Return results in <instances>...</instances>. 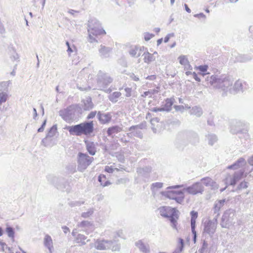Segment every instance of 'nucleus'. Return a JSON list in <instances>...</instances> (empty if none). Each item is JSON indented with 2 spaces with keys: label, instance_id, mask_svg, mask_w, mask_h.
<instances>
[{
  "label": "nucleus",
  "instance_id": "obj_30",
  "mask_svg": "<svg viewBox=\"0 0 253 253\" xmlns=\"http://www.w3.org/2000/svg\"><path fill=\"white\" fill-rule=\"evenodd\" d=\"M190 114L191 115H194L198 117H199L203 114V110L200 107L194 106L192 107V109L191 110Z\"/></svg>",
  "mask_w": 253,
  "mask_h": 253
},
{
  "label": "nucleus",
  "instance_id": "obj_31",
  "mask_svg": "<svg viewBox=\"0 0 253 253\" xmlns=\"http://www.w3.org/2000/svg\"><path fill=\"white\" fill-rule=\"evenodd\" d=\"M143 56H144V62L147 64H149L150 62L154 61L155 59L153 55L148 52H144L143 54Z\"/></svg>",
  "mask_w": 253,
  "mask_h": 253
},
{
  "label": "nucleus",
  "instance_id": "obj_26",
  "mask_svg": "<svg viewBox=\"0 0 253 253\" xmlns=\"http://www.w3.org/2000/svg\"><path fill=\"white\" fill-rule=\"evenodd\" d=\"M122 130V128L118 126H114L110 127L107 130L108 136H112L113 134L118 133Z\"/></svg>",
  "mask_w": 253,
  "mask_h": 253
},
{
  "label": "nucleus",
  "instance_id": "obj_64",
  "mask_svg": "<svg viewBox=\"0 0 253 253\" xmlns=\"http://www.w3.org/2000/svg\"><path fill=\"white\" fill-rule=\"evenodd\" d=\"M125 90L126 92V96L130 97L131 96V88L129 87H126L125 89Z\"/></svg>",
  "mask_w": 253,
  "mask_h": 253
},
{
  "label": "nucleus",
  "instance_id": "obj_28",
  "mask_svg": "<svg viewBox=\"0 0 253 253\" xmlns=\"http://www.w3.org/2000/svg\"><path fill=\"white\" fill-rule=\"evenodd\" d=\"M84 105L83 106L84 110L88 111L91 110L93 107V104L91 101V99L90 97L87 98L86 99L83 101Z\"/></svg>",
  "mask_w": 253,
  "mask_h": 253
},
{
  "label": "nucleus",
  "instance_id": "obj_42",
  "mask_svg": "<svg viewBox=\"0 0 253 253\" xmlns=\"http://www.w3.org/2000/svg\"><path fill=\"white\" fill-rule=\"evenodd\" d=\"M201 181L206 186H212L213 184V181L211 178L209 177L203 178L201 179Z\"/></svg>",
  "mask_w": 253,
  "mask_h": 253
},
{
  "label": "nucleus",
  "instance_id": "obj_49",
  "mask_svg": "<svg viewBox=\"0 0 253 253\" xmlns=\"http://www.w3.org/2000/svg\"><path fill=\"white\" fill-rule=\"evenodd\" d=\"M170 191H172L174 192L175 194L178 196V197H182V201L183 202L185 196L184 194V192L185 191L183 190V189L182 190H169Z\"/></svg>",
  "mask_w": 253,
  "mask_h": 253
},
{
  "label": "nucleus",
  "instance_id": "obj_11",
  "mask_svg": "<svg viewBox=\"0 0 253 253\" xmlns=\"http://www.w3.org/2000/svg\"><path fill=\"white\" fill-rule=\"evenodd\" d=\"M217 223V219L214 218L212 220H209L204 223V232L210 235H212L215 232Z\"/></svg>",
  "mask_w": 253,
  "mask_h": 253
},
{
  "label": "nucleus",
  "instance_id": "obj_34",
  "mask_svg": "<svg viewBox=\"0 0 253 253\" xmlns=\"http://www.w3.org/2000/svg\"><path fill=\"white\" fill-rule=\"evenodd\" d=\"M184 246V242L183 239L180 238H179L177 247L172 253H180L183 251Z\"/></svg>",
  "mask_w": 253,
  "mask_h": 253
},
{
  "label": "nucleus",
  "instance_id": "obj_2",
  "mask_svg": "<svg viewBox=\"0 0 253 253\" xmlns=\"http://www.w3.org/2000/svg\"><path fill=\"white\" fill-rule=\"evenodd\" d=\"M207 84H210L214 88L221 89L225 91L232 86L233 80L229 76L226 75H212L208 76L206 78Z\"/></svg>",
  "mask_w": 253,
  "mask_h": 253
},
{
  "label": "nucleus",
  "instance_id": "obj_18",
  "mask_svg": "<svg viewBox=\"0 0 253 253\" xmlns=\"http://www.w3.org/2000/svg\"><path fill=\"white\" fill-rule=\"evenodd\" d=\"M162 195L166 197L175 200L176 203L181 204L183 202L182 201V197H178V195L175 194L174 192L170 191H167L162 192Z\"/></svg>",
  "mask_w": 253,
  "mask_h": 253
},
{
  "label": "nucleus",
  "instance_id": "obj_10",
  "mask_svg": "<svg viewBox=\"0 0 253 253\" xmlns=\"http://www.w3.org/2000/svg\"><path fill=\"white\" fill-rule=\"evenodd\" d=\"M52 182L58 189L67 192L70 191L69 185L68 182L63 178L53 176Z\"/></svg>",
  "mask_w": 253,
  "mask_h": 253
},
{
  "label": "nucleus",
  "instance_id": "obj_6",
  "mask_svg": "<svg viewBox=\"0 0 253 253\" xmlns=\"http://www.w3.org/2000/svg\"><path fill=\"white\" fill-rule=\"evenodd\" d=\"M87 31L88 33L92 34L94 36L106 34L99 21L95 18L90 19L88 20Z\"/></svg>",
  "mask_w": 253,
  "mask_h": 253
},
{
  "label": "nucleus",
  "instance_id": "obj_45",
  "mask_svg": "<svg viewBox=\"0 0 253 253\" xmlns=\"http://www.w3.org/2000/svg\"><path fill=\"white\" fill-rule=\"evenodd\" d=\"M208 244L204 240L201 248L198 250V253H206L208 252Z\"/></svg>",
  "mask_w": 253,
  "mask_h": 253
},
{
  "label": "nucleus",
  "instance_id": "obj_19",
  "mask_svg": "<svg viewBox=\"0 0 253 253\" xmlns=\"http://www.w3.org/2000/svg\"><path fill=\"white\" fill-rule=\"evenodd\" d=\"M244 172L245 171L242 169L235 172L232 177L230 178V184L232 186L235 185L237 182L243 177Z\"/></svg>",
  "mask_w": 253,
  "mask_h": 253
},
{
  "label": "nucleus",
  "instance_id": "obj_27",
  "mask_svg": "<svg viewBox=\"0 0 253 253\" xmlns=\"http://www.w3.org/2000/svg\"><path fill=\"white\" fill-rule=\"evenodd\" d=\"M44 245L50 252H51V249L53 248V242L51 237L48 235H46L44 238Z\"/></svg>",
  "mask_w": 253,
  "mask_h": 253
},
{
  "label": "nucleus",
  "instance_id": "obj_51",
  "mask_svg": "<svg viewBox=\"0 0 253 253\" xmlns=\"http://www.w3.org/2000/svg\"><path fill=\"white\" fill-rule=\"evenodd\" d=\"M84 201H72L69 203V205L71 207H79L81 205L84 204Z\"/></svg>",
  "mask_w": 253,
  "mask_h": 253
},
{
  "label": "nucleus",
  "instance_id": "obj_47",
  "mask_svg": "<svg viewBox=\"0 0 253 253\" xmlns=\"http://www.w3.org/2000/svg\"><path fill=\"white\" fill-rule=\"evenodd\" d=\"M94 212V210L92 208L89 209L87 211L84 212L82 213V217L84 218H87L91 216Z\"/></svg>",
  "mask_w": 253,
  "mask_h": 253
},
{
  "label": "nucleus",
  "instance_id": "obj_1",
  "mask_svg": "<svg viewBox=\"0 0 253 253\" xmlns=\"http://www.w3.org/2000/svg\"><path fill=\"white\" fill-rule=\"evenodd\" d=\"M64 129L68 130L71 135L78 136L83 135L90 136L94 131L93 121H85L78 125L66 126Z\"/></svg>",
  "mask_w": 253,
  "mask_h": 253
},
{
  "label": "nucleus",
  "instance_id": "obj_24",
  "mask_svg": "<svg viewBox=\"0 0 253 253\" xmlns=\"http://www.w3.org/2000/svg\"><path fill=\"white\" fill-rule=\"evenodd\" d=\"M86 150L89 154L92 156L95 154L96 152L95 143L92 141L86 140L84 141Z\"/></svg>",
  "mask_w": 253,
  "mask_h": 253
},
{
  "label": "nucleus",
  "instance_id": "obj_52",
  "mask_svg": "<svg viewBox=\"0 0 253 253\" xmlns=\"http://www.w3.org/2000/svg\"><path fill=\"white\" fill-rule=\"evenodd\" d=\"M133 135L134 136L142 138H143V133L141 131L138 129H135V130H133Z\"/></svg>",
  "mask_w": 253,
  "mask_h": 253
},
{
  "label": "nucleus",
  "instance_id": "obj_5",
  "mask_svg": "<svg viewBox=\"0 0 253 253\" xmlns=\"http://www.w3.org/2000/svg\"><path fill=\"white\" fill-rule=\"evenodd\" d=\"M180 188H183V190L191 195H196L199 193L202 194L204 190V187L200 182H196L192 185L186 187L183 184L169 186L167 188V189H176Z\"/></svg>",
  "mask_w": 253,
  "mask_h": 253
},
{
  "label": "nucleus",
  "instance_id": "obj_32",
  "mask_svg": "<svg viewBox=\"0 0 253 253\" xmlns=\"http://www.w3.org/2000/svg\"><path fill=\"white\" fill-rule=\"evenodd\" d=\"M122 95V93L119 91H116L110 94L109 96V99L113 103H116L118 101V99Z\"/></svg>",
  "mask_w": 253,
  "mask_h": 253
},
{
  "label": "nucleus",
  "instance_id": "obj_53",
  "mask_svg": "<svg viewBox=\"0 0 253 253\" xmlns=\"http://www.w3.org/2000/svg\"><path fill=\"white\" fill-rule=\"evenodd\" d=\"M0 249L3 252L5 251V249H7L8 252L10 253V249L9 247H8L7 245L2 242L0 241Z\"/></svg>",
  "mask_w": 253,
  "mask_h": 253
},
{
  "label": "nucleus",
  "instance_id": "obj_23",
  "mask_svg": "<svg viewBox=\"0 0 253 253\" xmlns=\"http://www.w3.org/2000/svg\"><path fill=\"white\" fill-rule=\"evenodd\" d=\"M105 241L106 250L111 249L113 251H117L120 250V246L115 240H105Z\"/></svg>",
  "mask_w": 253,
  "mask_h": 253
},
{
  "label": "nucleus",
  "instance_id": "obj_36",
  "mask_svg": "<svg viewBox=\"0 0 253 253\" xmlns=\"http://www.w3.org/2000/svg\"><path fill=\"white\" fill-rule=\"evenodd\" d=\"M206 137L208 140L209 144L211 146H212L217 141V136L214 134H208L206 135Z\"/></svg>",
  "mask_w": 253,
  "mask_h": 253
},
{
  "label": "nucleus",
  "instance_id": "obj_8",
  "mask_svg": "<svg viewBox=\"0 0 253 253\" xmlns=\"http://www.w3.org/2000/svg\"><path fill=\"white\" fill-rule=\"evenodd\" d=\"M113 81V78L108 74L104 73L101 71H99L98 72L97 78V83L99 87L103 88H106Z\"/></svg>",
  "mask_w": 253,
  "mask_h": 253
},
{
  "label": "nucleus",
  "instance_id": "obj_54",
  "mask_svg": "<svg viewBox=\"0 0 253 253\" xmlns=\"http://www.w3.org/2000/svg\"><path fill=\"white\" fill-rule=\"evenodd\" d=\"M66 45L67 46V48H68L67 50V51L68 52L69 54H70L71 52H73V48L75 49L76 47L74 45H73L72 47H71L70 44L69 42H68V41H66Z\"/></svg>",
  "mask_w": 253,
  "mask_h": 253
},
{
  "label": "nucleus",
  "instance_id": "obj_3",
  "mask_svg": "<svg viewBox=\"0 0 253 253\" xmlns=\"http://www.w3.org/2000/svg\"><path fill=\"white\" fill-rule=\"evenodd\" d=\"M160 215L168 218L170 223V226L177 231V220L179 216V212L175 208L170 207H162L159 208Z\"/></svg>",
  "mask_w": 253,
  "mask_h": 253
},
{
  "label": "nucleus",
  "instance_id": "obj_56",
  "mask_svg": "<svg viewBox=\"0 0 253 253\" xmlns=\"http://www.w3.org/2000/svg\"><path fill=\"white\" fill-rule=\"evenodd\" d=\"M115 170H116L117 171H119V169L117 168L113 169L112 168V167L109 166H106L105 168V171L108 172V173H113Z\"/></svg>",
  "mask_w": 253,
  "mask_h": 253
},
{
  "label": "nucleus",
  "instance_id": "obj_61",
  "mask_svg": "<svg viewBox=\"0 0 253 253\" xmlns=\"http://www.w3.org/2000/svg\"><path fill=\"white\" fill-rule=\"evenodd\" d=\"M163 183L161 182H156L152 184V186L156 188H161L163 187Z\"/></svg>",
  "mask_w": 253,
  "mask_h": 253
},
{
  "label": "nucleus",
  "instance_id": "obj_41",
  "mask_svg": "<svg viewBox=\"0 0 253 253\" xmlns=\"http://www.w3.org/2000/svg\"><path fill=\"white\" fill-rule=\"evenodd\" d=\"M5 232L7 233L8 236L12 239L14 238L15 232L13 228L7 225L5 229Z\"/></svg>",
  "mask_w": 253,
  "mask_h": 253
},
{
  "label": "nucleus",
  "instance_id": "obj_16",
  "mask_svg": "<svg viewBox=\"0 0 253 253\" xmlns=\"http://www.w3.org/2000/svg\"><path fill=\"white\" fill-rule=\"evenodd\" d=\"M225 202V199L219 200L215 201L214 204L212 211H213L214 218H218L220 213L219 211L221 208L224 206Z\"/></svg>",
  "mask_w": 253,
  "mask_h": 253
},
{
  "label": "nucleus",
  "instance_id": "obj_48",
  "mask_svg": "<svg viewBox=\"0 0 253 253\" xmlns=\"http://www.w3.org/2000/svg\"><path fill=\"white\" fill-rule=\"evenodd\" d=\"M248 183L245 181H243L241 182L239 185L237 186L236 190H241L243 189H246L248 187Z\"/></svg>",
  "mask_w": 253,
  "mask_h": 253
},
{
  "label": "nucleus",
  "instance_id": "obj_37",
  "mask_svg": "<svg viewBox=\"0 0 253 253\" xmlns=\"http://www.w3.org/2000/svg\"><path fill=\"white\" fill-rule=\"evenodd\" d=\"M135 245L138 248H139L140 251L144 253H147L149 251L146 246L142 242L141 240H139L136 242Z\"/></svg>",
  "mask_w": 253,
  "mask_h": 253
},
{
  "label": "nucleus",
  "instance_id": "obj_20",
  "mask_svg": "<svg viewBox=\"0 0 253 253\" xmlns=\"http://www.w3.org/2000/svg\"><path fill=\"white\" fill-rule=\"evenodd\" d=\"M175 99L174 98H168L165 100V104L161 106L163 111L169 112L171 110V107L174 103Z\"/></svg>",
  "mask_w": 253,
  "mask_h": 253
},
{
  "label": "nucleus",
  "instance_id": "obj_57",
  "mask_svg": "<svg viewBox=\"0 0 253 253\" xmlns=\"http://www.w3.org/2000/svg\"><path fill=\"white\" fill-rule=\"evenodd\" d=\"M154 36V35H153L152 34L146 33L144 34V39L146 41H148L151 38H152Z\"/></svg>",
  "mask_w": 253,
  "mask_h": 253
},
{
  "label": "nucleus",
  "instance_id": "obj_44",
  "mask_svg": "<svg viewBox=\"0 0 253 253\" xmlns=\"http://www.w3.org/2000/svg\"><path fill=\"white\" fill-rule=\"evenodd\" d=\"M10 84V81L2 82L0 83V91H7L8 90V86Z\"/></svg>",
  "mask_w": 253,
  "mask_h": 253
},
{
  "label": "nucleus",
  "instance_id": "obj_29",
  "mask_svg": "<svg viewBox=\"0 0 253 253\" xmlns=\"http://www.w3.org/2000/svg\"><path fill=\"white\" fill-rule=\"evenodd\" d=\"M152 170V169L150 167H145L142 168L137 169V173L144 177H147V174L151 172Z\"/></svg>",
  "mask_w": 253,
  "mask_h": 253
},
{
  "label": "nucleus",
  "instance_id": "obj_40",
  "mask_svg": "<svg viewBox=\"0 0 253 253\" xmlns=\"http://www.w3.org/2000/svg\"><path fill=\"white\" fill-rule=\"evenodd\" d=\"M92 226V223L87 220H84L80 222L78 224V226L79 227L86 228H89L90 227Z\"/></svg>",
  "mask_w": 253,
  "mask_h": 253
},
{
  "label": "nucleus",
  "instance_id": "obj_15",
  "mask_svg": "<svg viewBox=\"0 0 253 253\" xmlns=\"http://www.w3.org/2000/svg\"><path fill=\"white\" fill-rule=\"evenodd\" d=\"M57 132V125H54L51 127L49 129L46 137L43 138L42 141V143L45 147H47L49 146L48 144V138L52 137L54 136L56 132Z\"/></svg>",
  "mask_w": 253,
  "mask_h": 253
},
{
  "label": "nucleus",
  "instance_id": "obj_43",
  "mask_svg": "<svg viewBox=\"0 0 253 253\" xmlns=\"http://www.w3.org/2000/svg\"><path fill=\"white\" fill-rule=\"evenodd\" d=\"M86 237H85L84 235L79 234L76 237V240L78 243H81L82 245H84L86 244L85 240L86 239Z\"/></svg>",
  "mask_w": 253,
  "mask_h": 253
},
{
  "label": "nucleus",
  "instance_id": "obj_60",
  "mask_svg": "<svg viewBox=\"0 0 253 253\" xmlns=\"http://www.w3.org/2000/svg\"><path fill=\"white\" fill-rule=\"evenodd\" d=\"M96 113L97 112L96 111L90 112L89 114L87 116V119L89 120L93 119L95 116Z\"/></svg>",
  "mask_w": 253,
  "mask_h": 253
},
{
  "label": "nucleus",
  "instance_id": "obj_21",
  "mask_svg": "<svg viewBox=\"0 0 253 253\" xmlns=\"http://www.w3.org/2000/svg\"><path fill=\"white\" fill-rule=\"evenodd\" d=\"M246 164V161L245 159L243 158H240L237 161H236L233 164L227 167V169H237L245 165Z\"/></svg>",
  "mask_w": 253,
  "mask_h": 253
},
{
  "label": "nucleus",
  "instance_id": "obj_12",
  "mask_svg": "<svg viewBox=\"0 0 253 253\" xmlns=\"http://www.w3.org/2000/svg\"><path fill=\"white\" fill-rule=\"evenodd\" d=\"M245 126V124L240 121L234 120L231 122V131L233 133H247L248 130L241 127Z\"/></svg>",
  "mask_w": 253,
  "mask_h": 253
},
{
  "label": "nucleus",
  "instance_id": "obj_7",
  "mask_svg": "<svg viewBox=\"0 0 253 253\" xmlns=\"http://www.w3.org/2000/svg\"><path fill=\"white\" fill-rule=\"evenodd\" d=\"M94 158L89 156L86 154L79 152L78 154V169L79 171H83L93 161Z\"/></svg>",
  "mask_w": 253,
  "mask_h": 253
},
{
  "label": "nucleus",
  "instance_id": "obj_62",
  "mask_svg": "<svg viewBox=\"0 0 253 253\" xmlns=\"http://www.w3.org/2000/svg\"><path fill=\"white\" fill-rule=\"evenodd\" d=\"M46 120H45L43 122L41 126L38 129V132H42L44 130V127H45V126L46 125Z\"/></svg>",
  "mask_w": 253,
  "mask_h": 253
},
{
  "label": "nucleus",
  "instance_id": "obj_33",
  "mask_svg": "<svg viewBox=\"0 0 253 253\" xmlns=\"http://www.w3.org/2000/svg\"><path fill=\"white\" fill-rule=\"evenodd\" d=\"M234 90L236 92L243 91V84L240 80L237 81L233 86Z\"/></svg>",
  "mask_w": 253,
  "mask_h": 253
},
{
  "label": "nucleus",
  "instance_id": "obj_46",
  "mask_svg": "<svg viewBox=\"0 0 253 253\" xmlns=\"http://www.w3.org/2000/svg\"><path fill=\"white\" fill-rule=\"evenodd\" d=\"M8 98V95L5 91H0V104L6 101Z\"/></svg>",
  "mask_w": 253,
  "mask_h": 253
},
{
  "label": "nucleus",
  "instance_id": "obj_58",
  "mask_svg": "<svg viewBox=\"0 0 253 253\" xmlns=\"http://www.w3.org/2000/svg\"><path fill=\"white\" fill-rule=\"evenodd\" d=\"M94 36L92 35V34L88 33V41L89 42L92 43L93 42H97V40H96L95 38L93 37Z\"/></svg>",
  "mask_w": 253,
  "mask_h": 253
},
{
  "label": "nucleus",
  "instance_id": "obj_39",
  "mask_svg": "<svg viewBox=\"0 0 253 253\" xmlns=\"http://www.w3.org/2000/svg\"><path fill=\"white\" fill-rule=\"evenodd\" d=\"M252 59V57L248 55H239L237 57L238 61L240 62H245L251 60Z\"/></svg>",
  "mask_w": 253,
  "mask_h": 253
},
{
  "label": "nucleus",
  "instance_id": "obj_9",
  "mask_svg": "<svg viewBox=\"0 0 253 253\" xmlns=\"http://www.w3.org/2000/svg\"><path fill=\"white\" fill-rule=\"evenodd\" d=\"M235 215V210L229 209L227 210L223 213L221 222V226L223 228H227L228 225L232 223Z\"/></svg>",
  "mask_w": 253,
  "mask_h": 253
},
{
  "label": "nucleus",
  "instance_id": "obj_17",
  "mask_svg": "<svg viewBox=\"0 0 253 253\" xmlns=\"http://www.w3.org/2000/svg\"><path fill=\"white\" fill-rule=\"evenodd\" d=\"M97 117L99 121L102 124L109 123L112 119V115L110 113H102L100 111L97 113Z\"/></svg>",
  "mask_w": 253,
  "mask_h": 253
},
{
  "label": "nucleus",
  "instance_id": "obj_14",
  "mask_svg": "<svg viewBox=\"0 0 253 253\" xmlns=\"http://www.w3.org/2000/svg\"><path fill=\"white\" fill-rule=\"evenodd\" d=\"M191 215V220H190V224H191V228L192 233L193 235V241L194 243L196 242L197 240V232L196 231V219L198 217V212L195 211H192L190 212Z\"/></svg>",
  "mask_w": 253,
  "mask_h": 253
},
{
  "label": "nucleus",
  "instance_id": "obj_4",
  "mask_svg": "<svg viewBox=\"0 0 253 253\" xmlns=\"http://www.w3.org/2000/svg\"><path fill=\"white\" fill-rule=\"evenodd\" d=\"M79 104H72L59 111V115L66 122L69 123L74 120L77 110L81 111Z\"/></svg>",
  "mask_w": 253,
  "mask_h": 253
},
{
  "label": "nucleus",
  "instance_id": "obj_50",
  "mask_svg": "<svg viewBox=\"0 0 253 253\" xmlns=\"http://www.w3.org/2000/svg\"><path fill=\"white\" fill-rule=\"evenodd\" d=\"M144 128V126L142 124H140L138 125L132 126L128 128L129 131H133L135 129H142Z\"/></svg>",
  "mask_w": 253,
  "mask_h": 253
},
{
  "label": "nucleus",
  "instance_id": "obj_13",
  "mask_svg": "<svg viewBox=\"0 0 253 253\" xmlns=\"http://www.w3.org/2000/svg\"><path fill=\"white\" fill-rule=\"evenodd\" d=\"M175 144L177 147L181 148L188 144L187 132H180L178 133Z\"/></svg>",
  "mask_w": 253,
  "mask_h": 253
},
{
  "label": "nucleus",
  "instance_id": "obj_55",
  "mask_svg": "<svg viewBox=\"0 0 253 253\" xmlns=\"http://www.w3.org/2000/svg\"><path fill=\"white\" fill-rule=\"evenodd\" d=\"M138 48L136 47L132 48L129 51V53L132 57H135L137 54Z\"/></svg>",
  "mask_w": 253,
  "mask_h": 253
},
{
  "label": "nucleus",
  "instance_id": "obj_63",
  "mask_svg": "<svg viewBox=\"0 0 253 253\" xmlns=\"http://www.w3.org/2000/svg\"><path fill=\"white\" fill-rule=\"evenodd\" d=\"M199 70L202 72H205L208 70V66L207 65H201L199 66Z\"/></svg>",
  "mask_w": 253,
  "mask_h": 253
},
{
  "label": "nucleus",
  "instance_id": "obj_59",
  "mask_svg": "<svg viewBox=\"0 0 253 253\" xmlns=\"http://www.w3.org/2000/svg\"><path fill=\"white\" fill-rule=\"evenodd\" d=\"M174 36V33H170V34H168L166 37L164 39V42H169V39L171 38V37H173Z\"/></svg>",
  "mask_w": 253,
  "mask_h": 253
},
{
  "label": "nucleus",
  "instance_id": "obj_35",
  "mask_svg": "<svg viewBox=\"0 0 253 253\" xmlns=\"http://www.w3.org/2000/svg\"><path fill=\"white\" fill-rule=\"evenodd\" d=\"M95 248L97 250H106L105 240H97L95 243Z\"/></svg>",
  "mask_w": 253,
  "mask_h": 253
},
{
  "label": "nucleus",
  "instance_id": "obj_38",
  "mask_svg": "<svg viewBox=\"0 0 253 253\" xmlns=\"http://www.w3.org/2000/svg\"><path fill=\"white\" fill-rule=\"evenodd\" d=\"M179 63L181 65H184L186 67V66L191 67V65L189 63V62L185 55H180L178 57Z\"/></svg>",
  "mask_w": 253,
  "mask_h": 253
},
{
  "label": "nucleus",
  "instance_id": "obj_22",
  "mask_svg": "<svg viewBox=\"0 0 253 253\" xmlns=\"http://www.w3.org/2000/svg\"><path fill=\"white\" fill-rule=\"evenodd\" d=\"M188 142L193 145L197 144L199 141V138L197 133L194 132H187Z\"/></svg>",
  "mask_w": 253,
  "mask_h": 253
},
{
  "label": "nucleus",
  "instance_id": "obj_25",
  "mask_svg": "<svg viewBox=\"0 0 253 253\" xmlns=\"http://www.w3.org/2000/svg\"><path fill=\"white\" fill-rule=\"evenodd\" d=\"M112 51V48L109 47H106L104 45H101L99 49L100 56L102 58H107L109 56L110 53Z\"/></svg>",
  "mask_w": 253,
  "mask_h": 253
}]
</instances>
